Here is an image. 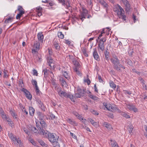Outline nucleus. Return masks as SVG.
Returning a JSON list of instances; mask_svg holds the SVG:
<instances>
[{
	"label": "nucleus",
	"mask_w": 147,
	"mask_h": 147,
	"mask_svg": "<svg viewBox=\"0 0 147 147\" xmlns=\"http://www.w3.org/2000/svg\"><path fill=\"white\" fill-rule=\"evenodd\" d=\"M42 131L44 132H43V135L44 137L47 138L52 145H54L58 141L59 136L55 134L52 133L48 131Z\"/></svg>",
	"instance_id": "f257e3e1"
},
{
	"label": "nucleus",
	"mask_w": 147,
	"mask_h": 147,
	"mask_svg": "<svg viewBox=\"0 0 147 147\" xmlns=\"http://www.w3.org/2000/svg\"><path fill=\"white\" fill-rule=\"evenodd\" d=\"M114 11L117 12L118 16L120 18H121L123 20L126 21V16L124 15V11L122 7L119 5H117V9L114 10Z\"/></svg>",
	"instance_id": "f03ea898"
},
{
	"label": "nucleus",
	"mask_w": 147,
	"mask_h": 147,
	"mask_svg": "<svg viewBox=\"0 0 147 147\" xmlns=\"http://www.w3.org/2000/svg\"><path fill=\"white\" fill-rule=\"evenodd\" d=\"M112 60V63L113 64V68L118 71H121V67L125 68V67L120 64L119 60Z\"/></svg>",
	"instance_id": "7ed1b4c3"
},
{
	"label": "nucleus",
	"mask_w": 147,
	"mask_h": 147,
	"mask_svg": "<svg viewBox=\"0 0 147 147\" xmlns=\"http://www.w3.org/2000/svg\"><path fill=\"white\" fill-rule=\"evenodd\" d=\"M40 123L41 125L40 126L39 125H38L37 123H36V126L39 130L40 133L43 135V132L42 130L45 131H47V130H45L47 128V125L44 120L40 121Z\"/></svg>",
	"instance_id": "20e7f679"
},
{
	"label": "nucleus",
	"mask_w": 147,
	"mask_h": 147,
	"mask_svg": "<svg viewBox=\"0 0 147 147\" xmlns=\"http://www.w3.org/2000/svg\"><path fill=\"white\" fill-rule=\"evenodd\" d=\"M77 92L76 93L74 99L75 98H80L82 96H83L84 94L86 93L85 89L84 88H81L79 87H78L76 89Z\"/></svg>",
	"instance_id": "39448f33"
},
{
	"label": "nucleus",
	"mask_w": 147,
	"mask_h": 147,
	"mask_svg": "<svg viewBox=\"0 0 147 147\" xmlns=\"http://www.w3.org/2000/svg\"><path fill=\"white\" fill-rule=\"evenodd\" d=\"M103 104L104 106H105L108 110L109 111L112 112H114L118 110V109L116 107H113L109 103L104 102Z\"/></svg>",
	"instance_id": "423d86ee"
},
{
	"label": "nucleus",
	"mask_w": 147,
	"mask_h": 147,
	"mask_svg": "<svg viewBox=\"0 0 147 147\" xmlns=\"http://www.w3.org/2000/svg\"><path fill=\"white\" fill-rule=\"evenodd\" d=\"M40 44V43L37 41H35L33 48L32 49V53H38V51L39 49Z\"/></svg>",
	"instance_id": "0eeeda50"
},
{
	"label": "nucleus",
	"mask_w": 147,
	"mask_h": 147,
	"mask_svg": "<svg viewBox=\"0 0 147 147\" xmlns=\"http://www.w3.org/2000/svg\"><path fill=\"white\" fill-rule=\"evenodd\" d=\"M88 11L85 9L83 8L82 11L81 12L79 15L80 18L83 21V18H86L87 16Z\"/></svg>",
	"instance_id": "6e6552de"
},
{
	"label": "nucleus",
	"mask_w": 147,
	"mask_h": 147,
	"mask_svg": "<svg viewBox=\"0 0 147 147\" xmlns=\"http://www.w3.org/2000/svg\"><path fill=\"white\" fill-rule=\"evenodd\" d=\"M24 10L22 6H18V10L19 11V13L16 16L17 19H20L21 16L24 13L25 11H24Z\"/></svg>",
	"instance_id": "1a4fd4ad"
},
{
	"label": "nucleus",
	"mask_w": 147,
	"mask_h": 147,
	"mask_svg": "<svg viewBox=\"0 0 147 147\" xmlns=\"http://www.w3.org/2000/svg\"><path fill=\"white\" fill-rule=\"evenodd\" d=\"M53 84L55 86V90L58 92V94L61 97L63 96V94H64V92L62 91L61 88H59L58 85L56 84L55 83H54Z\"/></svg>",
	"instance_id": "9d476101"
},
{
	"label": "nucleus",
	"mask_w": 147,
	"mask_h": 147,
	"mask_svg": "<svg viewBox=\"0 0 147 147\" xmlns=\"http://www.w3.org/2000/svg\"><path fill=\"white\" fill-rule=\"evenodd\" d=\"M22 91L24 92L26 95V97L29 100L32 99V96L30 92L26 89L23 88L22 89Z\"/></svg>",
	"instance_id": "9b49d317"
},
{
	"label": "nucleus",
	"mask_w": 147,
	"mask_h": 147,
	"mask_svg": "<svg viewBox=\"0 0 147 147\" xmlns=\"http://www.w3.org/2000/svg\"><path fill=\"white\" fill-rule=\"evenodd\" d=\"M127 107L128 109L130 110L133 111L135 112H137L138 111L137 108H136L135 106L132 104H128L127 105Z\"/></svg>",
	"instance_id": "f8f14e48"
},
{
	"label": "nucleus",
	"mask_w": 147,
	"mask_h": 147,
	"mask_svg": "<svg viewBox=\"0 0 147 147\" xmlns=\"http://www.w3.org/2000/svg\"><path fill=\"white\" fill-rule=\"evenodd\" d=\"M63 96L67 98H69L72 101H74L75 97L73 95H71L64 92V94H63Z\"/></svg>",
	"instance_id": "ddd939ff"
},
{
	"label": "nucleus",
	"mask_w": 147,
	"mask_h": 147,
	"mask_svg": "<svg viewBox=\"0 0 147 147\" xmlns=\"http://www.w3.org/2000/svg\"><path fill=\"white\" fill-rule=\"evenodd\" d=\"M37 102L40 108L43 111H45L46 108L45 107L43 103L41 100H37Z\"/></svg>",
	"instance_id": "4468645a"
},
{
	"label": "nucleus",
	"mask_w": 147,
	"mask_h": 147,
	"mask_svg": "<svg viewBox=\"0 0 147 147\" xmlns=\"http://www.w3.org/2000/svg\"><path fill=\"white\" fill-rule=\"evenodd\" d=\"M94 51L93 53L94 57L96 60L98 61L99 60V58L97 53L96 50L95 48L94 49Z\"/></svg>",
	"instance_id": "2eb2a0df"
},
{
	"label": "nucleus",
	"mask_w": 147,
	"mask_h": 147,
	"mask_svg": "<svg viewBox=\"0 0 147 147\" xmlns=\"http://www.w3.org/2000/svg\"><path fill=\"white\" fill-rule=\"evenodd\" d=\"M38 40L41 42L42 43L44 38V36L42 33H38L37 34Z\"/></svg>",
	"instance_id": "dca6fc26"
},
{
	"label": "nucleus",
	"mask_w": 147,
	"mask_h": 147,
	"mask_svg": "<svg viewBox=\"0 0 147 147\" xmlns=\"http://www.w3.org/2000/svg\"><path fill=\"white\" fill-rule=\"evenodd\" d=\"M103 125L107 128L109 130H111L112 129L111 125L106 122H104L103 123Z\"/></svg>",
	"instance_id": "f3484780"
},
{
	"label": "nucleus",
	"mask_w": 147,
	"mask_h": 147,
	"mask_svg": "<svg viewBox=\"0 0 147 147\" xmlns=\"http://www.w3.org/2000/svg\"><path fill=\"white\" fill-rule=\"evenodd\" d=\"M104 43L102 42H99V44H98V48L100 49L101 50L103 51L104 49Z\"/></svg>",
	"instance_id": "a211bd4d"
},
{
	"label": "nucleus",
	"mask_w": 147,
	"mask_h": 147,
	"mask_svg": "<svg viewBox=\"0 0 147 147\" xmlns=\"http://www.w3.org/2000/svg\"><path fill=\"white\" fill-rule=\"evenodd\" d=\"M67 121L69 124L74 126H76L77 125V123L75 121H73L70 119H68L67 120Z\"/></svg>",
	"instance_id": "6ab92c4d"
},
{
	"label": "nucleus",
	"mask_w": 147,
	"mask_h": 147,
	"mask_svg": "<svg viewBox=\"0 0 147 147\" xmlns=\"http://www.w3.org/2000/svg\"><path fill=\"white\" fill-rule=\"evenodd\" d=\"M73 62L75 66L74 69H78L80 66V64L79 62L76 60L74 61Z\"/></svg>",
	"instance_id": "aec40b11"
},
{
	"label": "nucleus",
	"mask_w": 147,
	"mask_h": 147,
	"mask_svg": "<svg viewBox=\"0 0 147 147\" xmlns=\"http://www.w3.org/2000/svg\"><path fill=\"white\" fill-rule=\"evenodd\" d=\"M29 110L30 114L32 116H33L34 113V109L32 107H30L29 108Z\"/></svg>",
	"instance_id": "412c9836"
},
{
	"label": "nucleus",
	"mask_w": 147,
	"mask_h": 147,
	"mask_svg": "<svg viewBox=\"0 0 147 147\" xmlns=\"http://www.w3.org/2000/svg\"><path fill=\"white\" fill-rule=\"evenodd\" d=\"M59 3H60L62 5L65 6L66 5V7H67L68 8V6L67 4V3H66V2L65 1V0H58Z\"/></svg>",
	"instance_id": "4be33fe9"
},
{
	"label": "nucleus",
	"mask_w": 147,
	"mask_h": 147,
	"mask_svg": "<svg viewBox=\"0 0 147 147\" xmlns=\"http://www.w3.org/2000/svg\"><path fill=\"white\" fill-rule=\"evenodd\" d=\"M29 130L33 131L34 133H37L38 131V129L34 127L31 125L30 127Z\"/></svg>",
	"instance_id": "5701e85b"
},
{
	"label": "nucleus",
	"mask_w": 147,
	"mask_h": 147,
	"mask_svg": "<svg viewBox=\"0 0 147 147\" xmlns=\"http://www.w3.org/2000/svg\"><path fill=\"white\" fill-rule=\"evenodd\" d=\"M111 144L112 147H118L117 144L115 141L111 140Z\"/></svg>",
	"instance_id": "b1692460"
},
{
	"label": "nucleus",
	"mask_w": 147,
	"mask_h": 147,
	"mask_svg": "<svg viewBox=\"0 0 147 147\" xmlns=\"http://www.w3.org/2000/svg\"><path fill=\"white\" fill-rule=\"evenodd\" d=\"M53 46L55 49L57 51H58L59 50L60 47L59 44L56 42H54L53 44Z\"/></svg>",
	"instance_id": "393cba45"
},
{
	"label": "nucleus",
	"mask_w": 147,
	"mask_h": 147,
	"mask_svg": "<svg viewBox=\"0 0 147 147\" xmlns=\"http://www.w3.org/2000/svg\"><path fill=\"white\" fill-rule=\"evenodd\" d=\"M60 81H61V83L63 86L66 87L67 86L66 82L65 80H63V79H60Z\"/></svg>",
	"instance_id": "a878e982"
},
{
	"label": "nucleus",
	"mask_w": 147,
	"mask_h": 147,
	"mask_svg": "<svg viewBox=\"0 0 147 147\" xmlns=\"http://www.w3.org/2000/svg\"><path fill=\"white\" fill-rule=\"evenodd\" d=\"M100 3L103 6H104L105 7H107L108 6V4L106 3V2L104 1L103 0H102L100 1H99Z\"/></svg>",
	"instance_id": "bb28decb"
},
{
	"label": "nucleus",
	"mask_w": 147,
	"mask_h": 147,
	"mask_svg": "<svg viewBox=\"0 0 147 147\" xmlns=\"http://www.w3.org/2000/svg\"><path fill=\"white\" fill-rule=\"evenodd\" d=\"M31 82L32 85L35 86V88L38 87L37 83L35 80L32 79L31 81Z\"/></svg>",
	"instance_id": "cd10ccee"
},
{
	"label": "nucleus",
	"mask_w": 147,
	"mask_h": 147,
	"mask_svg": "<svg viewBox=\"0 0 147 147\" xmlns=\"http://www.w3.org/2000/svg\"><path fill=\"white\" fill-rule=\"evenodd\" d=\"M131 9L130 4L127 5L125 7V10L127 13L130 11V10Z\"/></svg>",
	"instance_id": "c85d7f7f"
},
{
	"label": "nucleus",
	"mask_w": 147,
	"mask_h": 147,
	"mask_svg": "<svg viewBox=\"0 0 147 147\" xmlns=\"http://www.w3.org/2000/svg\"><path fill=\"white\" fill-rule=\"evenodd\" d=\"M7 121L8 122V123L9 125L11 127H12L13 125V123L12 121H11V119L9 118L8 119H7Z\"/></svg>",
	"instance_id": "c756f323"
},
{
	"label": "nucleus",
	"mask_w": 147,
	"mask_h": 147,
	"mask_svg": "<svg viewBox=\"0 0 147 147\" xmlns=\"http://www.w3.org/2000/svg\"><path fill=\"white\" fill-rule=\"evenodd\" d=\"M9 136L11 139L13 141V142H14L15 140H16V138L14 137L12 133H10L9 134Z\"/></svg>",
	"instance_id": "7c9ffc66"
},
{
	"label": "nucleus",
	"mask_w": 147,
	"mask_h": 147,
	"mask_svg": "<svg viewBox=\"0 0 147 147\" xmlns=\"http://www.w3.org/2000/svg\"><path fill=\"white\" fill-rule=\"evenodd\" d=\"M63 75L68 80L69 78V76L68 75V73L67 72V71H65L63 72Z\"/></svg>",
	"instance_id": "2f4dec72"
},
{
	"label": "nucleus",
	"mask_w": 147,
	"mask_h": 147,
	"mask_svg": "<svg viewBox=\"0 0 147 147\" xmlns=\"http://www.w3.org/2000/svg\"><path fill=\"white\" fill-rule=\"evenodd\" d=\"M58 36L59 38H60L61 39H63L64 38V35L61 32H58Z\"/></svg>",
	"instance_id": "473e14b6"
},
{
	"label": "nucleus",
	"mask_w": 147,
	"mask_h": 147,
	"mask_svg": "<svg viewBox=\"0 0 147 147\" xmlns=\"http://www.w3.org/2000/svg\"><path fill=\"white\" fill-rule=\"evenodd\" d=\"M38 142L42 146H44L46 147L47 144L42 140H39L38 141Z\"/></svg>",
	"instance_id": "72a5a7b5"
},
{
	"label": "nucleus",
	"mask_w": 147,
	"mask_h": 147,
	"mask_svg": "<svg viewBox=\"0 0 147 147\" xmlns=\"http://www.w3.org/2000/svg\"><path fill=\"white\" fill-rule=\"evenodd\" d=\"M133 128V127L131 125H129V127L128 128V131L129 133L131 134L132 133V131Z\"/></svg>",
	"instance_id": "f704fd0d"
},
{
	"label": "nucleus",
	"mask_w": 147,
	"mask_h": 147,
	"mask_svg": "<svg viewBox=\"0 0 147 147\" xmlns=\"http://www.w3.org/2000/svg\"><path fill=\"white\" fill-rule=\"evenodd\" d=\"M16 142V144H17V143L20 146L22 145L21 141L20 139L16 138V140H15L13 143H15Z\"/></svg>",
	"instance_id": "c9c22d12"
},
{
	"label": "nucleus",
	"mask_w": 147,
	"mask_h": 147,
	"mask_svg": "<svg viewBox=\"0 0 147 147\" xmlns=\"http://www.w3.org/2000/svg\"><path fill=\"white\" fill-rule=\"evenodd\" d=\"M39 119L41 121V120H43V119L44 118V116L43 114H42L41 113L39 112Z\"/></svg>",
	"instance_id": "e433bc0d"
},
{
	"label": "nucleus",
	"mask_w": 147,
	"mask_h": 147,
	"mask_svg": "<svg viewBox=\"0 0 147 147\" xmlns=\"http://www.w3.org/2000/svg\"><path fill=\"white\" fill-rule=\"evenodd\" d=\"M109 84L110 86L113 89H115L116 88V85L113 82H110Z\"/></svg>",
	"instance_id": "4c0bfd02"
},
{
	"label": "nucleus",
	"mask_w": 147,
	"mask_h": 147,
	"mask_svg": "<svg viewBox=\"0 0 147 147\" xmlns=\"http://www.w3.org/2000/svg\"><path fill=\"white\" fill-rule=\"evenodd\" d=\"M121 114L124 117L126 118H130V116L129 115L123 112Z\"/></svg>",
	"instance_id": "58836bf2"
},
{
	"label": "nucleus",
	"mask_w": 147,
	"mask_h": 147,
	"mask_svg": "<svg viewBox=\"0 0 147 147\" xmlns=\"http://www.w3.org/2000/svg\"><path fill=\"white\" fill-rule=\"evenodd\" d=\"M11 114L12 116L14 118L16 119V114L13 111H11Z\"/></svg>",
	"instance_id": "ea45409f"
},
{
	"label": "nucleus",
	"mask_w": 147,
	"mask_h": 147,
	"mask_svg": "<svg viewBox=\"0 0 147 147\" xmlns=\"http://www.w3.org/2000/svg\"><path fill=\"white\" fill-rule=\"evenodd\" d=\"M2 117V118L3 119H6V121L7 120V119H8L9 118L8 117V116H6V115L5 114H3L2 115H1Z\"/></svg>",
	"instance_id": "a19ab883"
},
{
	"label": "nucleus",
	"mask_w": 147,
	"mask_h": 147,
	"mask_svg": "<svg viewBox=\"0 0 147 147\" xmlns=\"http://www.w3.org/2000/svg\"><path fill=\"white\" fill-rule=\"evenodd\" d=\"M48 65H49L50 67V68L52 69H53L54 68V64L53 63H49V64H48Z\"/></svg>",
	"instance_id": "79ce46f5"
},
{
	"label": "nucleus",
	"mask_w": 147,
	"mask_h": 147,
	"mask_svg": "<svg viewBox=\"0 0 147 147\" xmlns=\"http://www.w3.org/2000/svg\"><path fill=\"white\" fill-rule=\"evenodd\" d=\"M74 71H75L77 74H78V75H80V74H81V73L80 72L79 70V69H77V68L76 69H74Z\"/></svg>",
	"instance_id": "37998d69"
},
{
	"label": "nucleus",
	"mask_w": 147,
	"mask_h": 147,
	"mask_svg": "<svg viewBox=\"0 0 147 147\" xmlns=\"http://www.w3.org/2000/svg\"><path fill=\"white\" fill-rule=\"evenodd\" d=\"M13 20V18H9L8 19H6L5 21V23L6 22L7 23H9V21H12Z\"/></svg>",
	"instance_id": "c03bdc74"
},
{
	"label": "nucleus",
	"mask_w": 147,
	"mask_h": 147,
	"mask_svg": "<svg viewBox=\"0 0 147 147\" xmlns=\"http://www.w3.org/2000/svg\"><path fill=\"white\" fill-rule=\"evenodd\" d=\"M140 80L141 82V83H142L143 87H144V85H145V81L142 78H140Z\"/></svg>",
	"instance_id": "a18cd8bd"
},
{
	"label": "nucleus",
	"mask_w": 147,
	"mask_h": 147,
	"mask_svg": "<svg viewBox=\"0 0 147 147\" xmlns=\"http://www.w3.org/2000/svg\"><path fill=\"white\" fill-rule=\"evenodd\" d=\"M53 145L54 147H60V145L58 142L57 141L55 143L54 145Z\"/></svg>",
	"instance_id": "49530a36"
},
{
	"label": "nucleus",
	"mask_w": 147,
	"mask_h": 147,
	"mask_svg": "<svg viewBox=\"0 0 147 147\" xmlns=\"http://www.w3.org/2000/svg\"><path fill=\"white\" fill-rule=\"evenodd\" d=\"M35 88V90H36V92L37 94H39L40 93V91L38 87H36Z\"/></svg>",
	"instance_id": "de8ad7c7"
},
{
	"label": "nucleus",
	"mask_w": 147,
	"mask_h": 147,
	"mask_svg": "<svg viewBox=\"0 0 147 147\" xmlns=\"http://www.w3.org/2000/svg\"><path fill=\"white\" fill-rule=\"evenodd\" d=\"M48 70L47 69H44L43 70V72H44V75L45 76H47V71Z\"/></svg>",
	"instance_id": "09e8293b"
},
{
	"label": "nucleus",
	"mask_w": 147,
	"mask_h": 147,
	"mask_svg": "<svg viewBox=\"0 0 147 147\" xmlns=\"http://www.w3.org/2000/svg\"><path fill=\"white\" fill-rule=\"evenodd\" d=\"M132 71L133 72H135L138 74L140 75V72L138 71L135 69H132Z\"/></svg>",
	"instance_id": "8fccbe9b"
},
{
	"label": "nucleus",
	"mask_w": 147,
	"mask_h": 147,
	"mask_svg": "<svg viewBox=\"0 0 147 147\" xmlns=\"http://www.w3.org/2000/svg\"><path fill=\"white\" fill-rule=\"evenodd\" d=\"M70 134L71 136H72L73 138L75 139H76L77 138V136L74 134L70 132Z\"/></svg>",
	"instance_id": "3c124183"
},
{
	"label": "nucleus",
	"mask_w": 147,
	"mask_h": 147,
	"mask_svg": "<svg viewBox=\"0 0 147 147\" xmlns=\"http://www.w3.org/2000/svg\"><path fill=\"white\" fill-rule=\"evenodd\" d=\"M89 96L90 98L94 100L96 99L97 98L95 96H93L92 95H90Z\"/></svg>",
	"instance_id": "603ef678"
},
{
	"label": "nucleus",
	"mask_w": 147,
	"mask_h": 147,
	"mask_svg": "<svg viewBox=\"0 0 147 147\" xmlns=\"http://www.w3.org/2000/svg\"><path fill=\"white\" fill-rule=\"evenodd\" d=\"M98 78L99 82H100L103 83V81L102 79L101 76L98 75Z\"/></svg>",
	"instance_id": "864d4df0"
},
{
	"label": "nucleus",
	"mask_w": 147,
	"mask_h": 147,
	"mask_svg": "<svg viewBox=\"0 0 147 147\" xmlns=\"http://www.w3.org/2000/svg\"><path fill=\"white\" fill-rule=\"evenodd\" d=\"M145 132L144 133V135L147 137V126H145L144 127Z\"/></svg>",
	"instance_id": "5fc2aeb1"
},
{
	"label": "nucleus",
	"mask_w": 147,
	"mask_h": 147,
	"mask_svg": "<svg viewBox=\"0 0 147 147\" xmlns=\"http://www.w3.org/2000/svg\"><path fill=\"white\" fill-rule=\"evenodd\" d=\"M23 130L26 134L28 135L29 132L28 130L27 129L24 128L23 129Z\"/></svg>",
	"instance_id": "6e6d98bb"
},
{
	"label": "nucleus",
	"mask_w": 147,
	"mask_h": 147,
	"mask_svg": "<svg viewBox=\"0 0 147 147\" xmlns=\"http://www.w3.org/2000/svg\"><path fill=\"white\" fill-rule=\"evenodd\" d=\"M22 112L23 113H25L26 115H27L28 114V112L27 111H26V109L24 108H23V109H22Z\"/></svg>",
	"instance_id": "4d7b16f0"
},
{
	"label": "nucleus",
	"mask_w": 147,
	"mask_h": 147,
	"mask_svg": "<svg viewBox=\"0 0 147 147\" xmlns=\"http://www.w3.org/2000/svg\"><path fill=\"white\" fill-rule=\"evenodd\" d=\"M55 115H54L53 114H51L50 115V118L51 119L53 120L54 119H55Z\"/></svg>",
	"instance_id": "13d9d810"
},
{
	"label": "nucleus",
	"mask_w": 147,
	"mask_h": 147,
	"mask_svg": "<svg viewBox=\"0 0 147 147\" xmlns=\"http://www.w3.org/2000/svg\"><path fill=\"white\" fill-rule=\"evenodd\" d=\"M64 42L67 45H70L71 43V42L67 40H65Z\"/></svg>",
	"instance_id": "bf43d9fd"
},
{
	"label": "nucleus",
	"mask_w": 147,
	"mask_h": 147,
	"mask_svg": "<svg viewBox=\"0 0 147 147\" xmlns=\"http://www.w3.org/2000/svg\"><path fill=\"white\" fill-rule=\"evenodd\" d=\"M88 122H90L92 125L95 122L94 120L91 119H88Z\"/></svg>",
	"instance_id": "052dcab7"
},
{
	"label": "nucleus",
	"mask_w": 147,
	"mask_h": 147,
	"mask_svg": "<svg viewBox=\"0 0 147 147\" xmlns=\"http://www.w3.org/2000/svg\"><path fill=\"white\" fill-rule=\"evenodd\" d=\"M33 75H35L36 76H37V74H38L36 70L34 69L33 70Z\"/></svg>",
	"instance_id": "680f3d73"
},
{
	"label": "nucleus",
	"mask_w": 147,
	"mask_h": 147,
	"mask_svg": "<svg viewBox=\"0 0 147 147\" xmlns=\"http://www.w3.org/2000/svg\"><path fill=\"white\" fill-rule=\"evenodd\" d=\"M125 93V94H131V92L130 91H128L127 90H125L124 91Z\"/></svg>",
	"instance_id": "e2e57ef3"
},
{
	"label": "nucleus",
	"mask_w": 147,
	"mask_h": 147,
	"mask_svg": "<svg viewBox=\"0 0 147 147\" xmlns=\"http://www.w3.org/2000/svg\"><path fill=\"white\" fill-rule=\"evenodd\" d=\"M105 58H106V60H109V56L108 55V54H107L105 53Z\"/></svg>",
	"instance_id": "0e129e2a"
},
{
	"label": "nucleus",
	"mask_w": 147,
	"mask_h": 147,
	"mask_svg": "<svg viewBox=\"0 0 147 147\" xmlns=\"http://www.w3.org/2000/svg\"><path fill=\"white\" fill-rule=\"evenodd\" d=\"M98 123L97 122H94L92 125L94 126L97 127L98 126Z\"/></svg>",
	"instance_id": "69168bd1"
},
{
	"label": "nucleus",
	"mask_w": 147,
	"mask_h": 147,
	"mask_svg": "<svg viewBox=\"0 0 147 147\" xmlns=\"http://www.w3.org/2000/svg\"><path fill=\"white\" fill-rule=\"evenodd\" d=\"M127 63L130 66L132 65V62L130 60H128Z\"/></svg>",
	"instance_id": "338daca9"
},
{
	"label": "nucleus",
	"mask_w": 147,
	"mask_h": 147,
	"mask_svg": "<svg viewBox=\"0 0 147 147\" xmlns=\"http://www.w3.org/2000/svg\"><path fill=\"white\" fill-rule=\"evenodd\" d=\"M0 113L1 115L5 114L4 112L1 109L0 110Z\"/></svg>",
	"instance_id": "774afa93"
}]
</instances>
